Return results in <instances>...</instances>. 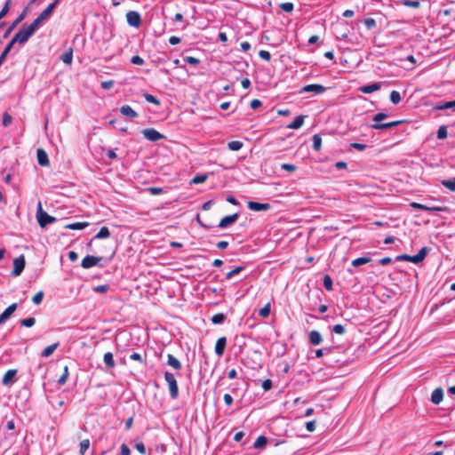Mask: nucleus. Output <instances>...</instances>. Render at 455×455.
I'll use <instances>...</instances> for the list:
<instances>
[{"instance_id":"nucleus-1","label":"nucleus","mask_w":455,"mask_h":455,"mask_svg":"<svg viewBox=\"0 0 455 455\" xmlns=\"http://www.w3.org/2000/svg\"><path fill=\"white\" fill-rule=\"evenodd\" d=\"M387 116H388L387 114L383 113V112L376 114L372 117V121L374 123L372 124H371L370 127L373 130H385V129L397 126L400 124L404 122L403 120H397V121H393V122H388V123H381V121L387 118Z\"/></svg>"},{"instance_id":"nucleus-2","label":"nucleus","mask_w":455,"mask_h":455,"mask_svg":"<svg viewBox=\"0 0 455 455\" xmlns=\"http://www.w3.org/2000/svg\"><path fill=\"white\" fill-rule=\"evenodd\" d=\"M36 219L41 228H44L47 225L55 222L56 220L55 217L49 215L43 210L41 202H39L37 204Z\"/></svg>"},{"instance_id":"nucleus-3","label":"nucleus","mask_w":455,"mask_h":455,"mask_svg":"<svg viewBox=\"0 0 455 455\" xmlns=\"http://www.w3.org/2000/svg\"><path fill=\"white\" fill-rule=\"evenodd\" d=\"M164 379L168 384L170 395L172 400H175L179 396V387L175 376L173 373L165 371Z\"/></svg>"},{"instance_id":"nucleus-4","label":"nucleus","mask_w":455,"mask_h":455,"mask_svg":"<svg viewBox=\"0 0 455 455\" xmlns=\"http://www.w3.org/2000/svg\"><path fill=\"white\" fill-rule=\"evenodd\" d=\"M33 36V34L29 31V29L23 25L20 30L15 34L12 37L13 43H18L20 44H24L28 41V39Z\"/></svg>"},{"instance_id":"nucleus-5","label":"nucleus","mask_w":455,"mask_h":455,"mask_svg":"<svg viewBox=\"0 0 455 455\" xmlns=\"http://www.w3.org/2000/svg\"><path fill=\"white\" fill-rule=\"evenodd\" d=\"M28 8H25L21 13L12 22L3 35L4 38H7L11 33L17 28V26L26 18Z\"/></svg>"},{"instance_id":"nucleus-6","label":"nucleus","mask_w":455,"mask_h":455,"mask_svg":"<svg viewBox=\"0 0 455 455\" xmlns=\"http://www.w3.org/2000/svg\"><path fill=\"white\" fill-rule=\"evenodd\" d=\"M26 260L25 256L21 254L20 256L15 258L13 259V269L12 271V275L14 276L20 275L25 268Z\"/></svg>"},{"instance_id":"nucleus-7","label":"nucleus","mask_w":455,"mask_h":455,"mask_svg":"<svg viewBox=\"0 0 455 455\" xmlns=\"http://www.w3.org/2000/svg\"><path fill=\"white\" fill-rule=\"evenodd\" d=\"M143 136L149 141H157L164 138V135L154 128H147L141 131Z\"/></svg>"},{"instance_id":"nucleus-8","label":"nucleus","mask_w":455,"mask_h":455,"mask_svg":"<svg viewBox=\"0 0 455 455\" xmlns=\"http://www.w3.org/2000/svg\"><path fill=\"white\" fill-rule=\"evenodd\" d=\"M411 207L416 210L427 211L430 212H444L447 210L446 207L441 206H427L419 203L412 202Z\"/></svg>"},{"instance_id":"nucleus-9","label":"nucleus","mask_w":455,"mask_h":455,"mask_svg":"<svg viewBox=\"0 0 455 455\" xmlns=\"http://www.w3.org/2000/svg\"><path fill=\"white\" fill-rule=\"evenodd\" d=\"M127 23L134 28H139L141 25V17L138 12L130 11L126 13Z\"/></svg>"},{"instance_id":"nucleus-10","label":"nucleus","mask_w":455,"mask_h":455,"mask_svg":"<svg viewBox=\"0 0 455 455\" xmlns=\"http://www.w3.org/2000/svg\"><path fill=\"white\" fill-rule=\"evenodd\" d=\"M326 91V88L322 84H307L299 90V93L313 92L315 94H322Z\"/></svg>"},{"instance_id":"nucleus-11","label":"nucleus","mask_w":455,"mask_h":455,"mask_svg":"<svg viewBox=\"0 0 455 455\" xmlns=\"http://www.w3.org/2000/svg\"><path fill=\"white\" fill-rule=\"evenodd\" d=\"M247 207L254 212L260 211H268L271 208V205L267 203H259L254 201H249L247 203Z\"/></svg>"},{"instance_id":"nucleus-12","label":"nucleus","mask_w":455,"mask_h":455,"mask_svg":"<svg viewBox=\"0 0 455 455\" xmlns=\"http://www.w3.org/2000/svg\"><path fill=\"white\" fill-rule=\"evenodd\" d=\"M100 259H101V258H100V257L87 255L82 259L81 266H82V267L87 269V268L96 266Z\"/></svg>"},{"instance_id":"nucleus-13","label":"nucleus","mask_w":455,"mask_h":455,"mask_svg":"<svg viewBox=\"0 0 455 455\" xmlns=\"http://www.w3.org/2000/svg\"><path fill=\"white\" fill-rule=\"evenodd\" d=\"M238 217H239L238 213H234L232 215L225 216L224 218H222L220 220V221L219 222L218 227L220 228H226L228 226H230L233 223H235L237 220Z\"/></svg>"},{"instance_id":"nucleus-14","label":"nucleus","mask_w":455,"mask_h":455,"mask_svg":"<svg viewBox=\"0 0 455 455\" xmlns=\"http://www.w3.org/2000/svg\"><path fill=\"white\" fill-rule=\"evenodd\" d=\"M428 251H429V249L427 247L421 248L417 254L411 256L410 262L418 264V263L423 261V259L426 258Z\"/></svg>"},{"instance_id":"nucleus-15","label":"nucleus","mask_w":455,"mask_h":455,"mask_svg":"<svg viewBox=\"0 0 455 455\" xmlns=\"http://www.w3.org/2000/svg\"><path fill=\"white\" fill-rule=\"evenodd\" d=\"M17 309V304L12 303L0 315V324L4 323Z\"/></svg>"},{"instance_id":"nucleus-16","label":"nucleus","mask_w":455,"mask_h":455,"mask_svg":"<svg viewBox=\"0 0 455 455\" xmlns=\"http://www.w3.org/2000/svg\"><path fill=\"white\" fill-rule=\"evenodd\" d=\"M36 158L39 165L47 166L49 165V158L47 153L43 148L36 150Z\"/></svg>"},{"instance_id":"nucleus-17","label":"nucleus","mask_w":455,"mask_h":455,"mask_svg":"<svg viewBox=\"0 0 455 455\" xmlns=\"http://www.w3.org/2000/svg\"><path fill=\"white\" fill-rule=\"evenodd\" d=\"M60 0H54L53 3L50 4L39 15L38 17L43 20H47L52 13L54 8L59 4Z\"/></svg>"},{"instance_id":"nucleus-18","label":"nucleus","mask_w":455,"mask_h":455,"mask_svg":"<svg viewBox=\"0 0 455 455\" xmlns=\"http://www.w3.org/2000/svg\"><path fill=\"white\" fill-rule=\"evenodd\" d=\"M16 374H17L16 370H13V369L8 370L3 377V379H2L3 385H4V386L10 385L13 381Z\"/></svg>"},{"instance_id":"nucleus-19","label":"nucleus","mask_w":455,"mask_h":455,"mask_svg":"<svg viewBox=\"0 0 455 455\" xmlns=\"http://www.w3.org/2000/svg\"><path fill=\"white\" fill-rule=\"evenodd\" d=\"M443 397V392L442 388H436L432 392L431 402L434 404H439L442 402Z\"/></svg>"},{"instance_id":"nucleus-20","label":"nucleus","mask_w":455,"mask_h":455,"mask_svg":"<svg viewBox=\"0 0 455 455\" xmlns=\"http://www.w3.org/2000/svg\"><path fill=\"white\" fill-rule=\"evenodd\" d=\"M304 116H298L294 118V120L287 125L289 129H299L303 125L304 123Z\"/></svg>"},{"instance_id":"nucleus-21","label":"nucleus","mask_w":455,"mask_h":455,"mask_svg":"<svg viewBox=\"0 0 455 455\" xmlns=\"http://www.w3.org/2000/svg\"><path fill=\"white\" fill-rule=\"evenodd\" d=\"M120 112L122 115L125 116H129L132 118L137 117L138 114L135 110H133L129 105H124L121 107Z\"/></svg>"},{"instance_id":"nucleus-22","label":"nucleus","mask_w":455,"mask_h":455,"mask_svg":"<svg viewBox=\"0 0 455 455\" xmlns=\"http://www.w3.org/2000/svg\"><path fill=\"white\" fill-rule=\"evenodd\" d=\"M380 89V85L378 83H374V84H367V85H364V86H362L360 88V91L363 93H371L373 92H376L378 90Z\"/></svg>"},{"instance_id":"nucleus-23","label":"nucleus","mask_w":455,"mask_h":455,"mask_svg":"<svg viewBox=\"0 0 455 455\" xmlns=\"http://www.w3.org/2000/svg\"><path fill=\"white\" fill-rule=\"evenodd\" d=\"M167 363L170 366H172V368H174L175 370H180L181 369V363L180 362L172 355L169 354L168 355V360H167Z\"/></svg>"},{"instance_id":"nucleus-24","label":"nucleus","mask_w":455,"mask_h":455,"mask_svg":"<svg viewBox=\"0 0 455 455\" xmlns=\"http://www.w3.org/2000/svg\"><path fill=\"white\" fill-rule=\"evenodd\" d=\"M87 226H88L87 222H75V223L66 225L65 228L68 229H72V230H80V229L86 228Z\"/></svg>"},{"instance_id":"nucleus-25","label":"nucleus","mask_w":455,"mask_h":455,"mask_svg":"<svg viewBox=\"0 0 455 455\" xmlns=\"http://www.w3.org/2000/svg\"><path fill=\"white\" fill-rule=\"evenodd\" d=\"M58 345H59V343H52V345L48 346L47 347H45L42 351L41 355L43 357L50 356L55 351V349L57 348Z\"/></svg>"},{"instance_id":"nucleus-26","label":"nucleus","mask_w":455,"mask_h":455,"mask_svg":"<svg viewBox=\"0 0 455 455\" xmlns=\"http://www.w3.org/2000/svg\"><path fill=\"white\" fill-rule=\"evenodd\" d=\"M227 316L223 313H219L212 316L211 321L213 324H220L225 322Z\"/></svg>"},{"instance_id":"nucleus-27","label":"nucleus","mask_w":455,"mask_h":455,"mask_svg":"<svg viewBox=\"0 0 455 455\" xmlns=\"http://www.w3.org/2000/svg\"><path fill=\"white\" fill-rule=\"evenodd\" d=\"M243 146V143L239 140H233L228 143V148L231 151H238L240 150Z\"/></svg>"},{"instance_id":"nucleus-28","label":"nucleus","mask_w":455,"mask_h":455,"mask_svg":"<svg viewBox=\"0 0 455 455\" xmlns=\"http://www.w3.org/2000/svg\"><path fill=\"white\" fill-rule=\"evenodd\" d=\"M313 148L314 150L315 151H320L321 150V147H322V138L320 137L319 134H315L313 135Z\"/></svg>"},{"instance_id":"nucleus-29","label":"nucleus","mask_w":455,"mask_h":455,"mask_svg":"<svg viewBox=\"0 0 455 455\" xmlns=\"http://www.w3.org/2000/svg\"><path fill=\"white\" fill-rule=\"evenodd\" d=\"M12 0H6L2 10L0 11V20L4 18L8 12H10L11 6H12Z\"/></svg>"},{"instance_id":"nucleus-30","label":"nucleus","mask_w":455,"mask_h":455,"mask_svg":"<svg viewBox=\"0 0 455 455\" xmlns=\"http://www.w3.org/2000/svg\"><path fill=\"white\" fill-rule=\"evenodd\" d=\"M60 60L66 63V64H71L73 60V51L72 49H69L68 51L65 52L61 57Z\"/></svg>"},{"instance_id":"nucleus-31","label":"nucleus","mask_w":455,"mask_h":455,"mask_svg":"<svg viewBox=\"0 0 455 455\" xmlns=\"http://www.w3.org/2000/svg\"><path fill=\"white\" fill-rule=\"evenodd\" d=\"M442 185L450 191H455V178L442 180Z\"/></svg>"},{"instance_id":"nucleus-32","label":"nucleus","mask_w":455,"mask_h":455,"mask_svg":"<svg viewBox=\"0 0 455 455\" xmlns=\"http://www.w3.org/2000/svg\"><path fill=\"white\" fill-rule=\"evenodd\" d=\"M323 283L324 288H325L327 291H332V290H333V287H332V285H333L332 279H331V277L329 275H325L323 276Z\"/></svg>"},{"instance_id":"nucleus-33","label":"nucleus","mask_w":455,"mask_h":455,"mask_svg":"<svg viewBox=\"0 0 455 455\" xmlns=\"http://www.w3.org/2000/svg\"><path fill=\"white\" fill-rule=\"evenodd\" d=\"M447 108H454V110H455V100L447 101V102L436 105L435 107V109H437V110H443V109H447Z\"/></svg>"},{"instance_id":"nucleus-34","label":"nucleus","mask_w":455,"mask_h":455,"mask_svg":"<svg viewBox=\"0 0 455 455\" xmlns=\"http://www.w3.org/2000/svg\"><path fill=\"white\" fill-rule=\"evenodd\" d=\"M44 20L42 19H40L39 17H37L30 25L28 26H26L29 31L34 34L36 32V30L39 28L40 24L43 22Z\"/></svg>"},{"instance_id":"nucleus-35","label":"nucleus","mask_w":455,"mask_h":455,"mask_svg":"<svg viewBox=\"0 0 455 455\" xmlns=\"http://www.w3.org/2000/svg\"><path fill=\"white\" fill-rule=\"evenodd\" d=\"M44 20L42 19H40L39 17H37L30 25L28 26H26L29 31L34 34L36 32V30L39 28L40 24L43 22Z\"/></svg>"},{"instance_id":"nucleus-36","label":"nucleus","mask_w":455,"mask_h":455,"mask_svg":"<svg viewBox=\"0 0 455 455\" xmlns=\"http://www.w3.org/2000/svg\"><path fill=\"white\" fill-rule=\"evenodd\" d=\"M371 260V259L369 257H360L352 261V266L359 267L361 265L369 263Z\"/></svg>"},{"instance_id":"nucleus-37","label":"nucleus","mask_w":455,"mask_h":455,"mask_svg":"<svg viewBox=\"0 0 455 455\" xmlns=\"http://www.w3.org/2000/svg\"><path fill=\"white\" fill-rule=\"evenodd\" d=\"M89 447H90V440L89 439L82 440L79 443L80 455H84L85 451L89 449Z\"/></svg>"},{"instance_id":"nucleus-38","label":"nucleus","mask_w":455,"mask_h":455,"mask_svg":"<svg viewBox=\"0 0 455 455\" xmlns=\"http://www.w3.org/2000/svg\"><path fill=\"white\" fill-rule=\"evenodd\" d=\"M68 375H69V372H68V367L66 365L63 369V373L61 374V376L58 379V383L60 385H65L67 383V380L68 379Z\"/></svg>"},{"instance_id":"nucleus-39","label":"nucleus","mask_w":455,"mask_h":455,"mask_svg":"<svg viewBox=\"0 0 455 455\" xmlns=\"http://www.w3.org/2000/svg\"><path fill=\"white\" fill-rule=\"evenodd\" d=\"M243 269H244L243 266L235 267L234 269H232L231 271H229L226 274V279H228V280L231 279L235 275L241 273Z\"/></svg>"},{"instance_id":"nucleus-40","label":"nucleus","mask_w":455,"mask_h":455,"mask_svg":"<svg viewBox=\"0 0 455 455\" xmlns=\"http://www.w3.org/2000/svg\"><path fill=\"white\" fill-rule=\"evenodd\" d=\"M267 437H265L264 435H260L256 439L253 446L255 448H262L267 445Z\"/></svg>"},{"instance_id":"nucleus-41","label":"nucleus","mask_w":455,"mask_h":455,"mask_svg":"<svg viewBox=\"0 0 455 455\" xmlns=\"http://www.w3.org/2000/svg\"><path fill=\"white\" fill-rule=\"evenodd\" d=\"M208 178V175L207 174H198V175H196L192 180H191V183L192 184H201V183H204Z\"/></svg>"},{"instance_id":"nucleus-42","label":"nucleus","mask_w":455,"mask_h":455,"mask_svg":"<svg viewBox=\"0 0 455 455\" xmlns=\"http://www.w3.org/2000/svg\"><path fill=\"white\" fill-rule=\"evenodd\" d=\"M109 235H110V232H109L108 228L107 227H102L95 237L101 239V238L108 237Z\"/></svg>"},{"instance_id":"nucleus-43","label":"nucleus","mask_w":455,"mask_h":455,"mask_svg":"<svg viewBox=\"0 0 455 455\" xmlns=\"http://www.w3.org/2000/svg\"><path fill=\"white\" fill-rule=\"evenodd\" d=\"M390 100L395 105L400 103V101H401L400 92L397 91H392L390 93Z\"/></svg>"},{"instance_id":"nucleus-44","label":"nucleus","mask_w":455,"mask_h":455,"mask_svg":"<svg viewBox=\"0 0 455 455\" xmlns=\"http://www.w3.org/2000/svg\"><path fill=\"white\" fill-rule=\"evenodd\" d=\"M143 97L145 98V100L148 102L153 103L156 106L160 105V100L156 97H155L154 95H152L150 93H144Z\"/></svg>"},{"instance_id":"nucleus-45","label":"nucleus","mask_w":455,"mask_h":455,"mask_svg":"<svg viewBox=\"0 0 455 455\" xmlns=\"http://www.w3.org/2000/svg\"><path fill=\"white\" fill-rule=\"evenodd\" d=\"M16 43H13V39L12 38V40L7 44V45L5 46V48L0 54V56L4 57L6 59V57L8 56V54L10 53L11 50L12 49V47Z\"/></svg>"},{"instance_id":"nucleus-46","label":"nucleus","mask_w":455,"mask_h":455,"mask_svg":"<svg viewBox=\"0 0 455 455\" xmlns=\"http://www.w3.org/2000/svg\"><path fill=\"white\" fill-rule=\"evenodd\" d=\"M403 4L411 8H419L420 6V2L419 0H402Z\"/></svg>"},{"instance_id":"nucleus-47","label":"nucleus","mask_w":455,"mask_h":455,"mask_svg":"<svg viewBox=\"0 0 455 455\" xmlns=\"http://www.w3.org/2000/svg\"><path fill=\"white\" fill-rule=\"evenodd\" d=\"M448 135V132H447V127L445 125H442L438 128V131H437V138L439 140H443V139H445Z\"/></svg>"},{"instance_id":"nucleus-48","label":"nucleus","mask_w":455,"mask_h":455,"mask_svg":"<svg viewBox=\"0 0 455 455\" xmlns=\"http://www.w3.org/2000/svg\"><path fill=\"white\" fill-rule=\"evenodd\" d=\"M227 343H216L215 346V353L218 355V356H222L226 348Z\"/></svg>"},{"instance_id":"nucleus-49","label":"nucleus","mask_w":455,"mask_h":455,"mask_svg":"<svg viewBox=\"0 0 455 455\" xmlns=\"http://www.w3.org/2000/svg\"><path fill=\"white\" fill-rule=\"evenodd\" d=\"M363 23L367 29L371 30L377 26L376 20L372 18H367L363 20Z\"/></svg>"},{"instance_id":"nucleus-50","label":"nucleus","mask_w":455,"mask_h":455,"mask_svg":"<svg viewBox=\"0 0 455 455\" xmlns=\"http://www.w3.org/2000/svg\"><path fill=\"white\" fill-rule=\"evenodd\" d=\"M12 122V117L8 112L3 114V125L4 127L9 126Z\"/></svg>"},{"instance_id":"nucleus-51","label":"nucleus","mask_w":455,"mask_h":455,"mask_svg":"<svg viewBox=\"0 0 455 455\" xmlns=\"http://www.w3.org/2000/svg\"><path fill=\"white\" fill-rule=\"evenodd\" d=\"M104 362L108 366L111 367L114 365V358L111 352H108L104 355Z\"/></svg>"},{"instance_id":"nucleus-52","label":"nucleus","mask_w":455,"mask_h":455,"mask_svg":"<svg viewBox=\"0 0 455 455\" xmlns=\"http://www.w3.org/2000/svg\"><path fill=\"white\" fill-rule=\"evenodd\" d=\"M309 341H322L320 332L317 331H312L309 334Z\"/></svg>"},{"instance_id":"nucleus-53","label":"nucleus","mask_w":455,"mask_h":455,"mask_svg":"<svg viewBox=\"0 0 455 455\" xmlns=\"http://www.w3.org/2000/svg\"><path fill=\"white\" fill-rule=\"evenodd\" d=\"M43 298H44V291H39L38 292H36L33 296L32 301H33V303L38 305V304H40L42 302Z\"/></svg>"},{"instance_id":"nucleus-54","label":"nucleus","mask_w":455,"mask_h":455,"mask_svg":"<svg viewBox=\"0 0 455 455\" xmlns=\"http://www.w3.org/2000/svg\"><path fill=\"white\" fill-rule=\"evenodd\" d=\"M259 315L261 317H267L270 315V305L267 304L265 307L259 309Z\"/></svg>"},{"instance_id":"nucleus-55","label":"nucleus","mask_w":455,"mask_h":455,"mask_svg":"<svg viewBox=\"0 0 455 455\" xmlns=\"http://www.w3.org/2000/svg\"><path fill=\"white\" fill-rule=\"evenodd\" d=\"M280 8L286 12H291L294 9V5L292 3H282L280 4Z\"/></svg>"},{"instance_id":"nucleus-56","label":"nucleus","mask_w":455,"mask_h":455,"mask_svg":"<svg viewBox=\"0 0 455 455\" xmlns=\"http://www.w3.org/2000/svg\"><path fill=\"white\" fill-rule=\"evenodd\" d=\"M35 323H36V319L34 317L22 319L20 321V324L25 327H31L35 324Z\"/></svg>"},{"instance_id":"nucleus-57","label":"nucleus","mask_w":455,"mask_h":455,"mask_svg":"<svg viewBox=\"0 0 455 455\" xmlns=\"http://www.w3.org/2000/svg\"><path fill=\"white\" fill-rule=\"evenodd\" d=\"M184 60L192 66H196L200 63V60L192 56H187L184 58Z\"/></svg>"},{"instance_id":"nucleus-58","label":"nucleus","mask_w":455,"mask_h":455,"mask_svg":"<svg viewBox=\"0 0 455 455\" xmlns=\"http://www.w3.org/2000/svg\"><path fill=\"white\" fill-rule=\"evenodd\" d=\"M281 169L290 172H293L297 170V166L292 164H282Z\"/></svg>"},{"instance_id":"nucleus-59","label":"nucleus","mask_w":455,"mask_h":455,"mask_svg":"<svg viewBox=\"0 0 455 455\" xmlns=\"http://www.w3.org/2000/svg\"><path fill=\"white\" fill-rule=\"evenodd\" d=\"M350 147L358 150V151H363L366 149L367 146L365 144H363V143H358V142H353L350 144Z\"/></svg>"},{"instance_id":"nucleus-60","label":"nucleus","mask_w":455,"mask_h":455,"mask_svg":"<svg viewBox=\"0 0 455 455\" xmlns=\"http://www.w3.org/2000/svg\"><path fill=\"white\" fill-rule=\"evenodd\" d=\"M259 55L261 59H263L267 61H269L271 60V54L267 51L261 50V51H259Z\"/></svg>"},{"instance_id":"nucleus-61","label":"nucleus","mask_w":455,"mask_h":455,"mask_svg":"<svg viewBox=\"0 0 455 455\" xmlns=\"http://www.w3.org/2000/svg\"><path fill=\"white\" fill-rule=\"evenodd\" d=\"M131 62L134 65H143L144 60L141 57H140L139 55H135V56L132 57Z\"/></svg>"},{"instance_id":"nucleus-62","label":"nucleus","mask_w":455,"mask_h":455,"mask_svg":"<svg viewBox=\"0 0 455 455\" xmlns=\"http://www.w3.org/2000/svg\"><path fill=\"white\" fill-rule=\"evenodd\" d=\"M250 106L252 109H257L262 106V102L258 99H254L251 101Z\"/></svg>"},{"instance_id":"nucleus-63","label":"nucleus","mask_w":455,"mask_h":455,"mask_svg":"<svg viewBox=\"0 0 455 455\" xmlns=\"http://www.w3.org/2000/svg\"><path fill=\"white\" fill-rule=\"evenodd\" d=\"M332 331L338 334H342L345 331V328L341 324H336L333 326Z\"/></svg>"},{"instance_id":"nucleus-64","label":"nucleus","mask_w":455,"mask_h":455,"mask_svg":"<svg viewBox=\"0 0 455 455\" xmlns=\"http://www.w3.org/2000/svg\"><path fill=\"white\" fill-rule=\"evenodd\" d=\"M131 450L126 444H122L120 448V455H130Z\"/></svg>"}]
</instances>
